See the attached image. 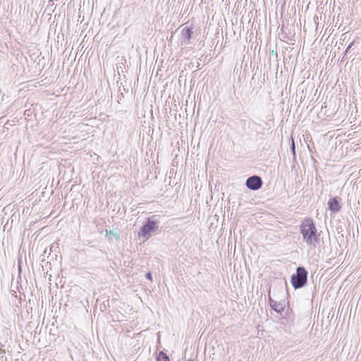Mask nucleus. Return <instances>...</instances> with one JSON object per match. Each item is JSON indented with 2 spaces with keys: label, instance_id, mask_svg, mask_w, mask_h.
Wrapping results in <instances>:
<instances>
[{
  "label": "nucleus",
  "instance_id": "nucleus-1",
  "mask_svg": "<svg viewBox=\"0 0 361 361\" xmlns=\"http://www.w3.org/2000/svg\"><path fill=\"white\" fill-rule=\"evenodd\" d=\"M300 231L303 241L310 247H315V243L319 239V234H317V228L312 219H305L302 221Z\"/></svg>",
  "mask_w": 361,
  "mask_h": 361
},
{
  "label": "nucleus",
  "instance_id": "nucleus-2",
  "mask_svg": "<svg viewBox=\"0 0 361 361\" xmlns=\"http://www.w3.org/2000/svg\"><path fill=\"white\" fill-rule=\"evenodd\" d=\"M159 230V222L148 218L138 233V238L142 243L147 241Z\"/></svg>",
  "mask_w": 361,
  "mask_h": 361
},
{
  "label": "nucleus",
  "instance_id": "nucleus-3",
  "mask_svg": "<svg viewBox=\"0 0 361 361\" xmlns=\"http://www.w3.org/2000/svg\"><path fill=\"white\" fill-rule=\"evenodd\" d=\"M307 272L303 267H298L297 272L291 276L293 286L297 289L302 288L307 282Z\"/></svg>",
  "mask_w": 361,
  "mask_h": 361
},
{
  "label": "nucleus",
  "instance_id": "nucleus-4",
  "mask_svg": "<svg viewBox=\"0 0 361 361\" xmlns=\"http://www.w3.org/2000/svg\"><path fill=\"white\" fill-rule=\"evenodd\" d=\"M262 185V179L259 176H252L248 178L246 180V186L252 190H257L259 189Z\"/></svg>",
  "mask_w": 361,
  "mask_h": 361
},
{
  "label": "nucleus",
  "instance_id": "nucleus-5",
  "mask_svg": "<svg viewBox=\"0 0 361 361\" xmlns=\"http://www.w3.org/2000/svg\"><path fill=\"white\" fill-rule=\"evenodd\" d=\"M328 205L329 209L333 212H337L341 209V206L337 197L331 198L328 202Z\"/></svg>",
  "mask_w": 361,
  "mask_h": 361
},
{
  "label": "nucleus",
  "instance_id": "nucleus-6",
  "mask_svg": "<svg viewBox=\"0 0 361 361\" xmlns=\"http://www.w3.org/2000/svg\"><path fill=\"white\" fill-rule=\"evenodd\" d=\"M192 33H193V32H192V29L190 27H184L182 30V32H181L182 39L185 42V44L189 43V42L192 37Z\"/></svg>",
  "mask_w": 361,
  "mask_h": 361
},
{
  "label": "nucleus",
  "instance_id": "nucleus-7",
  "mask_svg": "<svg viewBox=\"0 0 361 361\" xmlns=\"http://www.w3.org/2000/svg\"><path fill=\"white\" fill-rule=\"evenodd\" d=\"M270 306L278 313H281L284 310V307L281 303L277 302L271 299H270Z\"/></svg>",
  "mask_w": 361,
  "mask_h": 361
},
{
  "label": "nucleus",
  "instance_id": "nucleus-8",
  "mask_svg": "<svg viewBox=\"0 0 361 361\" xmlns=\"http://www.w3.org/2000/svg\"><path fill=\"white\" fill-rule=\"evenodd\" d=\"M157 361H169L168 356L162 351L158 354Z\"/></svg>",
  "mask_w": 361,
  "mask_h": 361
},
{
  "label": "nucleus",
  "instance_id": "nucleus-9",
  "mask_svg": "<svg viewBox=\"0 0 361 361\" xmlns=\"http://www.w3.org/2000/svg\"><path fill=\"white\" fill-rule=\"evenodd\" d=\"M106 235H114L117 239L119 238V235L112 231H106Z\"/></svg>",
  "mask_w": 361,
  "mask_h": 361
},
{
  "label": "nucleus",
  "instance_id": "nucleus-10",
  "mask_svg": "<svg viewBox=\"0 0 361 361\" xmlns=\"http://www.w3.org/2000/svg\"><path fill=\"white\" fill-rule=\"evenodd\" d=\"M146 277L147 279L152 281V274L150 272L147 273V275H146Z\"/></svg>",
  "mask_w": 361,
  "mask_h": 361
},
{
  "label": "nucleus",
  "instance_id": "nucleus-11",
  "mask_svg": "<svg viewBox=\"0 0 361 361\" xmlns=\"http://www.w3.org/2000/svg\"><path fill=\"white\" fill-rule=\"evenodd\" d=\"M291 149L293 151V153L295 154V143H294L293 140H292Z\"/></svg>",
  "mask_w": 361,
  "mask_h": 361
},
{
  "label": "nucleus",
  "instance_id": "nucleus-12",
  "mask_svg": "<svg viewBox=\"0 0 361 361\" xmlns=\"http://www.w3.org/2000/svg\"><path fill=\"white\" fill-rule=\"evenodd\" d=\"M188 361H194V360H188Z\"/></svg>",
  "mask_w": 361,
  "mask_h": 361
}]
</instances>
